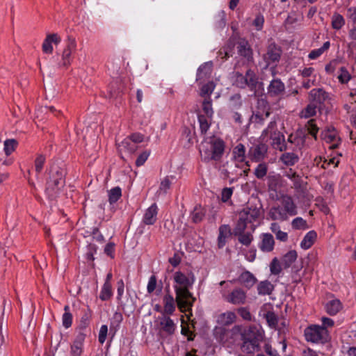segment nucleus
I'll return each mask as SVG.
<instances>
[{"mask_svg":"<svg viewBox=\"0 0 356 356\" xmlns=\"http://www.w3.org/2000/svg\"><path fill=\"white\" fill-rule=\"evenodd\" d=\"M173 280L177 305L179 310L184 312L190 309L196 300L190 292L195 278L193 273L186 275L181 271H177L174 273Z\"/></svg>","mask_w":356,"mask_h":356,"instance_id":"nucleus-1","label":"nucleus"},{"mask_svg":"<svg viewBox=\"0 0 356 356\" xmlns=\"http://www.w3.org/2000/svg\"><path fill=\"white\" fill-rule=\"evenodd\" d=\"M67 174L66 165L54 162L47 170L44 193L47 198L55 200L65 186V177Z\"/></svg>","mask_w":356,"mask_h":356,"instance_id":"nucleus-2","label":"nucleus"},{"mask_svg":"<svg viewBox=\"0 0 356 356\" xmlns=\"http://www.w3.org/2000/svg\"><path fill=\"white\" fill-rule=\"evenodd\" d=\"M241 348L247 353H252L260 350V342L263 340V334L259 328L254 325L242 328L241 326Z\"/></svg>","mask_w":356,"mask_h":356,"instance_id":"nucleus-3","label":"nucleus"},{"mask_svg":"<svg viewBox=\"0 0 356 356\" xmlns=\"http://www.w3.org/2000/svg\"><path fill=\"white\" fill-rule=\"evenodd\" d=\"M305 340L314 343L324 344L330 340V334L327 329L318 325H311L307 327L304 331Z\"/></svg>","mask_w":356,"mask_h":356,"instance_id":"nucleus-4","label":"nucleus"},{"mask_svg":"<svg viewBox=\"0 0 356 356\" xmlns=\"http://www.w3.org/2000/svg\"><path fill=\"white\" fill-rule=\"evenodd\" d=\"M241 332V325H234L232 329L223 326H216L213 329V337L220 343H232L234 341V336Z\"/></svg>","mask_w":356,"mask_h":356,"instance_id":"nucleus-5","label":"nucleus"},{"mask_svg":"<svg viewBox=\"0 0 356 356\" xmlns=\"http://www.w3.org/2000/svg\"><path fill=\"white\" fill-rule=\"evenodd\" d=\"M282 54V50L281 47L276 44L275 42L270 43L267 47L266 54L263 56V59L266 63V66H277L281 58Z\"/></svg>","mask_w":356,"mask_h":356,"instance_id":"nucleus-6","label":"nucleus"},{"mask_svg":"<svg viewBox=\"0 0 356 356\" xmlns=\"http://www.w3.org/2000/svg\"><path fill=\"white\" fill-rule=\"evenodd\" d=\"M223 300L232 305H241L246 302V292L241 288H235L232 291L222 295Z\"/></svg>","mask_w":356,"mask_h":356,"instance_id":"nucleus-7","label":"nucleus"},{"mask_svg":"<svg viewBox=\"0 0 356 356\" xmlns=\"http://www.w3.org/2000/svg\"><path fill=\"white\" fill-rule=\"evenodd\" d=\"M237 54L243 58L247 63H253V51L248 41L244 38H239L236 43Z\"/></svg>","mask_w":356,"mask_h":356,"instance_id":"nucleus-8","label":"nucleus"},{"mask_svg":"<svg viewBox=\"0 0 356 356\" xmlns=\"http://www.w3.org/2000/svg\"><path fill=\"white\" fill-rule=\"evenodd\" d=\"M225 143L220 138H213L208 142V147L212 154L213 161H218L221 159L225 152Z\"/></svg>","mask_w":356,"mask_h":356,"instance_id":"nucleus-9","label":"nucleus"},{"mask_svg":"<svg viewBox=\"0 0 356 356\" xmlns=\"http://www.w3.org/2000/svg\"><path fill=\"white\" fill-rule=\"evenodd\" d=\"M268 95L270 97L280 98L285 92V85L280 79H273L267 88Z\"/></svg>","mask_w":356,"mask_h":356,"instance_id":"nucleus-10","label":"nucleus"},{"mask_svg":"<svg viewBox=\"0 0 356 356\" xmlns=\"http://www.w3.org/2000/svg\"><path fill=\"white\" fill-rule=\"evenodd\" d=\"M76 48V42L75 38L72 36H68L67 40L66 47L64 49L62 54V61L59 63L60 65L67 67L71 63L72 53L75 51Z\"/></svg>","mask_w":356,"mask_h":356,"instance_id":"nucleus-11","label":"nucleus"},{"mask_svg":"<svg viewBox=\"0 0 356 356\" xmlns=\"http://www.w3.org/2000/svg\"><path fill=\"white\" fill-rule=\"evenodd\" d=\"M329 99V94L323 88H314L309 93V100L321 108L325 101Z\"/></svg>","mask_w":356,"mask_h":356,"instance_id":"nucleus-12","label":"nucleus"},{"mask_svg":"<svg viewBox=\"0 0 356 356\" xmlns=\"http://www.w3.org/2000/svg\"><path fill=\"white\" fill-rule=\"evenodd\" d=\"M245 79H247L246 88L254 92L255 97L259 96L257 88L263 86V83L259 81V79L256 73L251 69H248L245 72Z\"/></svg>","mask_w":356,"mask_h":356,"instance_id":"nucleus-13","label":"nucleus"},{"mask_svg":"<svg viewBox=\"0 0 356 356\" xmlns=\"http://www.w3.org/2000/svg\"><path fill=\"white\" fill-rule=\"evenodd\" d=\"M268 190L272 198H277V192L282 186V179L280 175L268 177Z\"/></svg>","mask_w":356,"mask_h":356,"instance_id":"nucleus-14","label":"nucleus"},{"mask_svg":"<svg viewBox=\"0 0 356 356\" xmlns=\"http://www.w3.org/2000/svg\"><path fill=\"white\" fill-rule=\"evenodd\" d=\"M160 332H164L168 336L174 334L176 325L169 316L162 315L159 317Z\"/></svg>","mask_w":356,"mask_h":356,"instance_id":"nucleus-15","label":"nucleus"},{"mask_svg":"<svg viewBox=\"0 0 356 356\" xmlns=\"http://www.w3.org/2000/svg\"><path fill=\"white\" fill-rule=\"evenodd\" d=\"M270 138L272 140V146L273 148L280 152L286 151L288 149L294 150V149L287 145L285 141V137L280 131L272 133L270 136Z\"/></svg>","mask_w":356,"mask_h":356,"instance_id":"nucleus-16","label":"nucleus"},{"mask_svg":"<svg viewBox=\"0 0 356 356\" xmlns=\"http://www.w3.org/2000/svg\"><path fill=\"white\" fill-rule=\"evenodd\" d=\"M213 71L212 61H208L202 64L197 70L196 81L202 83L206 79H209Z\"/></svg>","mask_w":356,"mask_h":356,"instance_id":"nucleus-17","label":"nucleus"},{"mask_svg":"<svg viewBox=\"0 0 356 356\" xmlns=\"http://www.w3.org/2000/svg\"><path fill=\"white\" fill-rule=\"evenodd\" d=\"M261 242L259 243V249L264 252H270L274 249L275 240L271 234L265 233L261 235Z\"/></svg>","mask_w":356,"mask_h":356,"instance_id":"nucleus-18","label":"nucleus"},{"mask_svg":"<svg viewBox=\"0 0 356 356\" xmlns=\"http://www.w3.org/2000/svg\"><path fill=\"white\" fill-rule=\"evenodd\" d=\"M268 215L271 220L280 221L287 220L289 216H290L286 211H284L282 205L272 207Z\"/></svg>","mask_w":356,"mask_h":356,"instance_id":"nucleus-19","label":"nucleus"},{"mask_svg":"<svg viewBox=\"0 0 356 356\" xmlns=\"http://www.w3.org/2000/svg\"><path fill=\"white\" fill-rule=\"evenodd\" d=\"M61 38L57 33L47 34L42 44V51L45 54H51L53 51L52 43L58 44L60 42Z\"/></svg>","mask_w":356,"mask_h":356,"instance_id":"nucleus-20","label":"nucleus"},{"mask_svg":"<svg viewBox=\"0 0 356 356\" xmlns=\"http://www.w3.org/2000/svg\"><path fill=\"white\" fill-rule=\"evenodd\" d=\"M158 207L156 203L152 204L148 209H146L143 222L147 225H154L157 219Z\"/></svg>","mask_w":356,"mask_h":356,"instance_id":"nucleus-21","label":"nucleus"},{"mask_svg":"<svg viewBox=\"0 0 356 356\" xmlns=\"http://www.w3.org/2000/svg\"><path fill=\"white\" fill-rule=\"evenodd\" d=\"M259 211L257 209L248 208L246 209H243L239 215L245 218L246 221L250 222V229L254 232L255 226L253 225V222L259 218Z\"/></svg>","mask_w":356,"mask_h":356,"instance_id":"nucleus-22","label":"nucleus"},{"mask_svg":"<svg viewBox=\"0 0 356 356\" xmlns=\"http://www.w3.org/2000/svg\"><path fill=\"white\" fill-rule=\"evenodd\" d=\"M238 282L248 289H251L257 282L255 276L248 270H244L238 278Z\"/></svg>","mask_w":356,"mask_h":356,"instance_id":"nucleus-23","label":"nucleus"},{"mask_svg":"<svg viewBox=\"0 0 356 356\" xmlns=\"http://www.w3.org/2000/svg\"><path fill=\"white\" fill-rule=\"evenodd\" d=\"M163 315H172L175 311L177 300L176 298H174L172 295L165 294L163 298Z\"/></svg>","mask_w":356,"mask_h":356,"instance_id":"nucleus-24","label":"nucleus"},{"mask_svg":"<svg viewBox=\"0 0 356 356\" xmlns=\"http://www.w3.org/2000/svg\"><path fill=\"white\" fill-rule=\"evenodd\" d=\"M281 205L290 216L298 213L297 207L291 196H284L281 200Z\"/></svg>","mask_w":356,"mask_h":356,"instance_id":"nucleus-25","label":"nucleus"},{"mask_svg":"<svg viewBox=\"0 0 356 356\" xmlns=\"http://www.w3.org/2000/svg\"><path fill=\"white\" fill-rule=\"evenodd\" d=\"M218 247L222 248L227 242V238L232 235L231 228L228 225H222L218 229Z\"/></svg>","mask_w":356,"mask_h":356,"instance_id":"nucleus-26","label":"nucleus"},{"mask_svg":"<svg viewBox=\"0 0 356 356\" xmlns=\"http://www.w3.org/2000/svg\"><path fill=\"white\" fill-rule=\"evenodd\" d=\"M92 313V310L88 307L86 309H83L82 316L76 328L82 330H90L88 327L90 323Z\"/></svg>","mask_w":356,"mask_h":356,"instance_id":"nucleus-27","label":"nucleus"},{"mask_svg":"<svg viewBox=\"0 0 356 356\" xmlns=\"http://www.w3.org/2000/svg\"><path fill=\"white\" fill-rule=\"evenodd\" d=\"M206 215V209L201 205H196L191 212L190 217L193 223L197 224L203 220Z\"/></svg>","mask_w":356,"mask_h":356,"instance_id":"nucleus-28","label":"nucleus"},{"mask_svg":"<svg viewBox=\"0 0 356 356\" xmlns=\"http://www.w3.org/2000/svg\"><path fill=\"white\" fill-rule=\"evenodd\" d=\"M236 316L234 312H227L220 314L217 318V322L219 325H222L223 327L225 325H229L235 322Z\"/></svg>","mask_w":356,"mask_h":356,"instance_id":"nucleus-29","label":"nucleus"},{"mask_svg":"<svg viewBox=\"0 0 356 356\" xmlns=\"http://www.w3.org/2000/svg\"><path fill=\"white\" fill-rule=\"evenodd\" d=\"M242 106L243 100L241 94L236 93L229 97L227 106L230 111H238Z\"/></svg>","mask_w":356,"mask_h":356,"instance_id":"nucleus-30","label":"nucleus"},{"mask_svg":"<svg viewBox=\"0 0 356 356\" xmlns=\"http://www.w3.org/2000/svg\"><path fill=\"white\" fill-rule=\"evenodd\" d=\"M342 309V304L338 299L328 301L325 305V310L330 316L336 315Z\"/></svg>","mask_w":356,"mask_h":356,"instance_id":"nucleus-31","label":"nucleus"},{"mask_svg":"<svg viewBox=\"0 0 356 356\" xmlns=\"http://www.w3.org/2000/svg\"><path fill=\"white\" fill-rule=\"evenodd\" d=\"M268 150L267 145L264 143H260L250 149V153L252 155L254 159L259 160L262 159L266 154Z\"/></svg>","mask_w":356,"mask_h":356,"instance_id":"nucleus-32","label":"nucleus"},{"mask_svg":"<svg viewBox=\"0 0 356 356\" xmlns=\"http://www.w3.org/2000/svg\"><path fill=\"white\" fill-rule=\"evenodd\" d=\"M317 237L316 232L314 230L309 231L304 236L302 241L300 243V247L302 249L307 250L312 246Z\"/></svg>","mask_w":356,"mask_h":356,"instance_id":"nucleus-33","label":"nucleus"},{"mask_svg":"<svg viewBox=\"0 0 356 356\" xmlns=\"http://www.w3.org/2000/svg\"><path fill=\"white\" fill-rule=\"evenodd\" d=\"M274 290V286L268 280L260 282L257 285L259 295H270Z\"/></svg>","mask_w":356,"mask_h":356,"instance_id":"nucleus-34","label":"nucleus"},{"mask_svg":"<svg viewBox=\"0 0 356 356\" xmlns=\"http://www.w3.org/2000/svg\"><path fill=\"white\" fill-rule=\"evenodd\" d=\"M120 151L127 152L129 154L134 153L138 149V145L126 138L119 145Z\"/></svg>","mask_w":356,"mask_h":356,"instance_id":"nucleus-35","label":"nucleus"},{"mask_svg":"<svg viewBox=\"0 0 356 356\" xmlns=\"http://www.w3.org/2000/svg\"><path fill=\"white\" fill-rule=\"evenodd\" d=\"M298 257L296 250H290L286 253L282 259V265L284 268H289L291 264L296 260Z\"/></svg>","mask_w":356,"mask_h":356,"instance_id":"nucleus-36","label":"nucleus"},{"mask_svg":"<svg viewBox=\"0 0 356 356\" xmlns=\"http://www.w3.org/2000/svg\"><path fill=\"white\" fill-rule=\"evenodd\" d=\"M280 160L285 165L288 166H292L298 162L299 157L296 154L293 152H286L281 156Z\"/></svg>","mask_w":356,"mask_h":356,"instance_id":"nucleus-37","label":"nucleus"},{"mask_svg":"<svg viewBox=\"0 0 356 356\" xmlns=\"http://www.w3.org/2000/svg\"><path fill=\"white\" fill-rule=\"evenodd\" d=\"M123 320L122 314L120 312H115L111 320L110 333L113 332V337L116 332L117 328L119 327Z\"/></svg>","mask_w":356,"mask_h":356,"instance_id":"nucleus-38","label":"nucleus"},{"mask_svg":"<svg viewBox=\"0 0 356 356\" xmlns=\"http://www.w3.org/2000/svg\"><path fill=\"white\" fill-rule=\"evenodd\" d=\"M249 223L245 220V218L239 215L238 220L233 229V234H241V233L245 232L248 227V225H250Z\"/></svg>","mask_w":356,"mask_h":356,"instance_id":"nucleus-39","label":"nucleus"},{"mask_svg":"<svg viewBox=\"0 0 356 356\" xmlns=\"http://www.w3.org/2000/svg\"><path fill=\"white\" fill-rule=\"evenodd\" d=\"M245 148L242 143L238 144L233 149L234 158L238 162H243L245 159Z\"/></svg>","mask_w":356,"mask_h":356,"instance_id":"nucleus-40","label":"nucleus"},{"mask_svg":"<svg viewBox=\"0 0 356 356\" xmlns=\"http://www.w3.org/2000/svg\"><path fill=\"white\" fill-rule=\"evenodd\" d=\"M344 17L338 13H334L332 16V27L333 29L339 30L345 25Z\"/></svg>","mask_w":356,"mask_h":356,"instance_id":"nucleus-41","label":"nucleus"},{"mask_svg":"<svg viewBox=\"0 0 356 356\" xmlns=\"http://www.w3.org/2000/svg\"><path fill=\"white\" fill-rule=\"evenodd\" d=\"M252 232H253L251 230V232H245L241 233V234H236L234 236L238 237V241L240 243L248 247L253 241Z\"/></svg>","mask_w":356,"mask_h":356,"instance_id":"nucleus-42","label":"nucleus"},{"mask_svg":"<svg viewBox=\"0 0 356 356\" xmlns=\"http://www.w3.org/2000/svg\"><path fill=\"white\" fill-rule=\"evenodd\" d=\"M108 202L110 204H113L122 197V189L119 186H115L108 191Z\"/></svg>","mask_w":356,"mask_h":356,"instance_id":"nucleus-43","label":"nucleus"},{"mask_svg":"<svg viewBox=\"0 0 356 356\" xmlns=\"http://www.w3.org/2000/svg\"><path fill=\"white\" fill-rule=\"evenodd\" d=\"M113 296V291H112V286L111 283H104L100 294H99V298L102 301H106L108 300Z\"/></svg>","mask_w":356,"mask_h":356,"instance_id":"nucleus-44","label":"nucleus"},{"mask_svg":"<svg viewBox=\"0 0 356 356\" xmlns=\"http://www.w3.org/2000/svg\"><path fill=\"white\" fill-rule=\"evenodd\" d=\"M216 87L213 81H209L208 83L204 84L200 88V95L202 97L207 98L208 97H211V95L214 90Z\"/></svg>","mask_w":356,"mask_h":356,"instance_id":"nucleus-45","label":"nucleus"},{"mask_svg":"<svg viewBox=\"0 0 356 356\" xmlns=\"http://www.w3.org/2000/svg\"><path fill=\"white\" fill-rule=\"evenodd\" d=\"M202 111L204 115L209 118H211L213 115V110L212 108V99L211 97L204 98L202 102Z\"/></svg>","mask_w":356,"mask_h":356,"instance_id":"nucleus-46","label":"nucleus"},{"mask_svg":"<svg viewBox=\"0 0 356 356\" xmlns=\"http://www.w3.org/2000/svg\"><path fill=\"white\" fill-rule=\"evenodd\" d=\"M268 325L271 328L276 329L278 326L279 318L274 312L268 311L264 314Z\"/></svg>","mask_w":356,"mask_h":356,"instance_id":"nucleus-47","label":"nucleus"},{"mask_svg":"<svg viewBox=\"0 0 356 356\" xmlns=\"http://www.w3.org/2000/svg\"><path fill=\"white\" fill-rule=\"evenodd\" d=\"M316 108H318V106L310 102V103L305 107V108L302 111L300 117L304 118H309L310 117L314 116L316 113Z\"/></svg>","mask_w":356,"mask_h":356,"instance_id":"nucleus-48","label":"nucleus"},{"mask_svg":"<svg viewBox=\"0 0 356 356\" xmlns=\"http://www.w3.org/2000/svg\"><path fill=\"white\" fill-rule=\"evenodd\" d=\"M330 47V41H327L323 43V46L321 48L316 49L312 50L309 54V58L310 59H316L319 56H321L325 51H327Z\"/></svg>","mask_w":356,"mask_h":356,"instance_id":"nucleus-49","label":"nucleus"},{"mask_svg":"<svg viewBox=\"0 0 356 356\" xmlns=\"http://www.w3.org/2000/svg\"><path fill=\"white\" fill-rule=\"evenodd\" d=\"M257 111L265 113L266 117H269L270 115V106L268 101L266 99L260 98L257 100Z\"/></svg>","mask_w":356,"mask_h":356,"instance_id":"nucleus-50","label":"nucleus"},{"mask_svg":"<svg viewBox=\"0 0 356 356\" xmlns=\"http://www.w3.org/2000/svg\"><path fill=\"white\" fill-rule=\"evenodd\" d=\"M64 314L62 316L63 325L65 328H69L72 324V314L70 312V306L65 305L64 307Z\"/></svg>","mask_w":356,"mask_h":356,"instance_id":"nucleus-51","label":"nucleus"},{"mask_svg":"<svg viewBox=\"0 0 356 356\" xmlns=\"http://www.w3.org/2000/svg\"><path fill=\"white\" fill-rule=\"evenodd\" d=\"M18 145L15 139H7L4 141V152L7 156L11 154L16 149Z\"/></svg>","mask_w":356,"mask_h":356,"instance_id":"nucleus-52","label":"nucleus"},{"mask_svg":"<svg viewBox=\"0 0 356 356\" xmlns=\"http://www.w3.org/2000/svg\"><path fill=\"white\" fill-rule=\"evenodd\" d=\"M268 117L265 116V113L261 112L260 111H256L253 112L252 115L250 118V121L257 124H264V121Z\"/></svg>","mask_w":356,"mask_h":356,"instance_id":"nucleus-53","label":"nucleus"},{"mask_svg":"<svg viewBox=\"0 0 356 356\" xmlns=\"http://www.w3.org/2000/svg\"><path fill=\"white\" fill-rule=\"evenodd\" d=\"M305 129L308 131V133L312 135L315 140L317 139V133L318 131V127L316 124V120L314 119L309 120L307 124H305Z\"/></svg>","mask_w":356,"mask_h":356,"instance_id":"nucleus-54","label":"nucleus"},{"mask_svg":"<svg viewBox=\"0 0 356 356\" xmlns=\"http://www.w3.org/2000/svg\"><path fill=\"white\" fill-rule=\"evenodd\" d=\"M234 84L236 87L241 89L246 88L247 79H245V74L243 75L242 73L239 72H236L234 73Z\"/></svg>","mask_w":356,"mask_h":356,"instance_id":"nucleus-55","label":"nucleus"},{"mask_svg":"<svg viewBox=\"0 0 356 356\" xmlns=\"http://www.w3.org/2000/svg\"><path fill=\"white\" fill-rule=\"evenodd\" d=\"M202 159L204 162H209L213 161L211 159L212 154L211 153L210 148L208 147V142L202 144V149H200Z\"/></svg>","mask_w":356,"mask_h":356,"instance_id":"nucleus-56","label":"nucleus"},{"mask_svg":"<svg viewBox=\"0 0 356 356\" xmlns=\"http://www.w3.org/2000/svg\"><path fill=\"white\" fill-rule=\"evenodd\" d=\"M337 78L341 83H347L351 79V75L345 67L339 69Z\"/></svg>","mask_w":356,"mask_h":356,"instance_id":"nucleus-57","label":"nucleus"},{"mask_svg":"<svg viewBox=\"0 0 356 356\" xmlns=\"http://www.w3.org/2000/svg\"><path fill=\"white\" fill-rule=\"evenodd\" d=\"M268 166L266 163H259L254 170V175L257 179H262L267 174Z\"/></svg>","mask_w":356,"mask_h":356,"instance_id":"nucleus-58","label":"nucleus"},{"mask_svg":"<svg viewBox=\"0 0 356 356\" xmlns=\"http://www.w3.org/2000/svg\"><path fill=\"white\" fill-rule=\"evenodd\" d=\"M207 117L204 115H198V122L200 123V129L202 134H206L210 127V123L208 122Z\"/></svg>","mask_w":356,"mask_h":356,"instance_id":"nucleus-59","label":"nucleus"},{"mask_svg":"<svg viewBox=\"0 0 356 356\" xmlns=\"http://www.w3.org/2000/svg\"><path fill=\"white\" fill-rule=\"evenodd\" d=\"M90 330H82L78 328H76V335L74 340V342L77 343H80L83 345V342L85 339L88 333H90Z\"/></svg>","mask_w":356,"mask_h":356,"instance_id":"nucleus-60","label":"nucleus"},{"mask_svg":"<svg viewBox=\"0 0 356 356\" xmlns=\"http://www.w3.org/2000/svg\"><path fill=\"white\" fill-rule=\"evenodd\" d=\"M270 272L273 275H279L282 271V267L279 260L275 257L270 264Z\"/></svg>","mask_w":356,"mask_h":356,"instance_id":"nucleus-61","label":"nucleus"},{"mask_svg":"<svg viewBox=\"0 0 356 356\" xmlns=\"http://www.w3.org/2000/svg\"><path fill=\"white\" fill-rule=\"evenodd\" d=\"M291 226L295 229L307 228V222L300 217H297L292 220Z\"/></svg>","mask_w":356,"mask_h":356,"instance_id":"nucleus-62","label":"nucleus"},{"mask_svg":"<svg viewBox=\"0 0 356 356\" xmlns=\"http://www.w3.org/2000/svg\"><path fill=\"white\" fill-rule=\"evenodd\" d=\"M46 158L43 154H39L35 160V168L37 173H40L42 170Z\"/></svg>","mask_w":356,"mask_h":356,"instance_id":"nucleus-63","label":"nucleus"},{"mask_svg":"<svg viewBox=\"0 0 356 356\" xmlns=\"http://www.w3.org/2000/svg\"><path fill=\"white\" fill-rule=\"evenodd\" d=\"M346 16L348 22L353 24H356V6L348 8Z\"/></svg>","mask_w":356,"mask_h":356,"instance_id":"nucleus-64","label":"nucleus"}]
</instances>
